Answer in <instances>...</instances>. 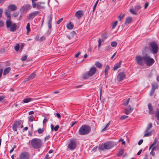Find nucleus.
I'll list each match as a JSON object with an SVG mask.
<instances>
[{
	"label": "nucleus",
	"mask_w": 159,
	"mask_h": 159,
	"mask_svg": "<svg viewBox=\"0 0 159 159\" xmlns=\"http://www.w3.org/2000/svg\"><path fill=\"white\" fill-rule=\"evenodd\" d=\"M135 59L137 63L141 66H143L145 64L147 66H150L155 62L154 59L147 53L143 55V56H136Z\"/></svg>",
	"instance_id": "f257e3e1"
},
{
	"label": "nucleus",
	"mask_w": 159,
	"mask_h": 159,
	"mask_svg": "<svg viewBox=\"0 0 159 159\" xmlns=\"http://www.w3.org/2000/svg\"><path fill=\"white\" fill-rule=\"evenodd\" d=\"M91 130V127L87 125L84 124L82 125L80 128L78 133L81 135H84L89 134Z\"/></svg>",
	"instance_id": "f03ea898"
},
{
	"label": "nucleus",
	"mask_w": 159,
	"mask_h": 159,
	"mask_svg": "<svg viewBox=\"0 0 159 159\" xmlns=\"http://www.w3.org/2000/svg\"><path fill=\"white\" fill-rule=\"evenodd\" d=\"M30 143L32 148L34 149H38L41 148L42 146V141L37 138L32 139L29 141Z\"/></svg>",
	"instance_id": "7ed1b4c3"
},
{
	"label": "nucleus",
	"mask_w": 159,
	"mask_h": 159,
	"mask_svg": "<svg viewBox=\"0 0 159 159\" xmlns=\"http://www.w3.org/2000/svg\"><path fill=\"white\" fill-rule=\"evenodd\" d=\"M97 71L96 68L94 67H91L89 71L84 74L82 77L83 80H87L90 77L93 76L96 73Z\"/></svg>",
	"instance_id": "20e7f679"
},
{
	"label": "nucleus",
	"mask_w": 159,
	"mask_h": 159,
	"mask_svg": "<svg viewBox=\"0 0 159 159\" xmlns=\"http://www.w3.org/2000/svg\"><path fill=\"white\" fill-rule=\"evenodd\" d=\"M149 49L150 52L154 54H157L158 51V47L157 43L153 41L149 43Z\"/></svg>",
	"instance_id": "39448f33"
},
{
	"label": "nucleus",
	"mask_w": 159,
	"mask_h": 159,
	"mask_svg": "<svg viewBox=\"0 0 159 159\" xmlns=\"http://www.w3.org/2000/svg\"><path fill=\"white\" fill-rule=\"evenodd\" d=\"M114 146V143L110 141L100 145L99 149L101 150L109 149L113 147Z\"/></svg>",
	"instance_id": "423d86ee"
},
{
	"label": "nucleus",
	"mask_w": 159,
	"mask_h": 159,
	"mask_svg": "<svg viewBox=\"0 0 159 159\" xmlns=\"http://www.w3.org/2000/svg\"><path fill=\"white\" fill-rule=\"evenodd\" d=\"M76 141L75 139H72L70 140V142L67 146L69 150L72 151L76 148Z\"/></svg>",
	"instance_id": "0eeeda50"
},
{
	"label": "nucleus",
	"mask_w": 159,
	"mask_h": 159,
	"mask_svg": "<svg viewBox=\"0 0 159 159\" xmlns=\"http://www.w3.org/2000/svg\"><path fill=\"white\" fill-rule=\"evenodd\" d=\"M29 154L27 152H24L20 154L19 159H29Z\"/></svg>",
	"instance_id": "6e6552de"
},
{
	"label": "nucleus",
	"mask_w": 159,
	"mask_h": 159,
	"mask_svg": "<svg viewBox=\"0 0 159 159\" xmlns=\"http://www.w3.org/2000/svg\"><path fill=\"white\" fill-rule=\"evenodd\" d=\"M40 13V11H34L29 14L28 18L29 20L33 19L35 16Z\"/></svg>",
	"instance_id": "1a4fd4ad"
},
{
	"label": "nucleus",
	"mask_w": 159,
	"mask_h": 159,
	"mask_svg": "<svg viewBox=\"0 0 159 159\" xmlns=\"http://www.w3.org/2000/svg\"><path fill=\"white\" fill-rule=\"evenodd\" d=\"M126 75L124 72H120L117 75V78L118 81L120 82L123 80L125 78Z\"/></svg>",
	"instance_id": "9d476101"
},
{
	"label": "nucleus",
	"mask_w": 159,
	"mask_h": 159,
	"mask_svg": "<svg viewBox=\"0 0 159 159\" xmlns=\"http://www.w3.org/2000/svg\"><path fill=\"white\" fill-rule=\"evenodd\" d=\"M83 11L82 10H79L76 12L75 16L78 19H80L83 15Z\"/></svg>",
	"instance_id": "9b49d317"
},
{
	"label": "nucleus",
	"mask_w": 159,
	"mask_h": 159,
	"mask_svg": "<svg viewBox=\"0 0 159 159\" xmlns=\"http://www.w3.org/2000/svg\"><path fill=\"white\" fill-rule=\"evenodd\" d=\"M20 122L18 121H16L14 123L12 129L14 131H17V128L18 126L20 125Z\"/></svg>",
	"instance_id": "f8f14e48"
},
{
	"label": "nucleus",
	"mask_w": 159,
	"mask_h": 159,
	"mask_svg": "<svg viewBox=\"0 0 159 159\" xmlns=\"http://www.w3.org/2000/svg\"><path fill=\"white\" fill-rule=\"evenodd\" d=\"M133 110V108H132L130 106L128 107L125 108V113L126 115H128L131 113Z\"/></svg>",
	"instance_id": "ddd939ff"
},
{
	"label": "nucleus",
	"mask_w": 159,
	"mask_h": 159,
	"mask_svg": "<svg viewBox=\"0 0 159 159\" xmlns=\"http://www.w3.org/2000/svg\"><path fill=\"white\" fill-rule=\"evenodd\" d=\"M148 107L149 110L148 112L149 114L151 115L153 114L154 113V111H153L152 106L150 103L148 104Z\"/></svg>",
	"instance_id": "4468645a"
},
{
	"label": "nucleus",
	"mask_w": 159,
	"mask_h": 159,
	"mask_svg": "<svg viewBox=\"0 0 159 159\" xmlns=\"http://www.w3.org/2000/svg\"><path fill=\"white\" fill-rule=\"evenodd\" d=\"M31 8V5L29 4H26L23 6L22 8L23 11H24L25 10H28L30 9Z\"/></svg>",
	"instance_id": "2eb2a0df"
},
{
	"label": "nucleus",
	"mask_w": 159,
	"mask_h": 159,
	"mask_svg": "<svg viewBox=\"0 0 159 159\" xmlns=\"http://www.w3.org/2000/svg\"><path fill=\"white\" fill-rule=\"evenodd\" d=\"M17 25L16 23L12 24L10 27V31L11 32H14L16 29Z\"/></svg>",
	"instance_id": "dca6fc26"
},
{
	"label": "nucleus",
	"mask_w": 159,
	"mask_h": 159,
	"mask_svg": "<svg viewBox=\"0 0 159 159\" xmlns=\"http://www.w3.org/2000/svg\"><path fill=\"white\" fill-rule=\"evenodd\" d=\"M17 7L15 5H11L9 6L8 7V9L10 10L11 11H14L17 9Z\"/></svg>",
	"instance_id": "f3484780"
},
{
	"label": "nucleus",
	"mask_w": 159,
	"mask_h": 159,
	"mask_svg": "<svg viewBox=\"0 0 159 159\" xmlns=\"http://www.w3.org/2000/svg\"><path fill=\"white\" fill-rule=\"evenodd\" d=\"M11 70V68L10 67H8L6 68L4 70L3 75H5L8 74Z\"/></svg>",
	"instance_id": "a211bd4d"
},
{
	"label": "nucleus",
	"mask_w": 159,
	"mask_h": 159,
	"mask_svg": "<svg viewBox=\"0 0 159 159\" xmlns=\"http://www.w3.org/2000/svg\"><path fill=\"white\" fill-rule=\"evenodd\" d=\"M132 18L131 17H129L126 19L125 21V24L126 25H128L132 21Z\"/></svg>",
	"instance_id": "6ab92c4d"
},
{
	"label": "nucleus",
	"mask_w": 159,
	"mask_h": 159,
	"mask_svg": "<svg viewBox=\"0 0 159 159\" xmlns=\"http://www.w3.org/2000/svg\"><path fill=\"white\" fill-rule=\"evenodd\" d=\"M121 61H120V62L117 63L116 64L114 65L113 67V69L114 70H116L118 68L121 67Z\"/></svg>",
	"instance_id": "aec40b11"
},
{
	"label": "nucleus",
	"mask_w": 159,
	"mask_h": 159,
	"mask_svg": "<svg viewBox=\"0 0 159 159\" xmlns=\"http://www.w3.org/2000/svg\"><path fill=\"white\" fill-rule=\"evenodd\" d=\"M43 3L41 2H38L36 3L37 8L38 9H43L44 8V7L42 6Z\"/></svg>",
	"instance_id": "412c9836"
},
{
	"label": "nucleus",
	"mask_w": 159,
	"mask_h": 159,
	"mask_svg": "<svg viewBox=\"0 0 159 159\" xmlns=\"http://www.w3.org/2000/svg\"><path fill=\"white\" fill-rule=\"evenodd\" d=\"M12 22L11 21L10 19L7 20L6 21V25L7 27V28H10L12 25Z\"/></svg>",
	"instance_id": "4be33fe9"
},
{
	"label": "nucleus",
	"mask_w": 159,
	"mask_h": 159,
	"mask_svg": "<svg viewBox=\"0 0 159 159\" xmlns=\"http://www.w3.org/2000/svg\"><path fill=\"white\" fill-rule=\"evenodd\" d=\"M5 14L6 16L9 18V19H11L10 12L8 10H6L5 11Z\"/></svg>",
	"instance_id": "5701e85b"
},
{
	"label": "nucleus",
	"mask_w": 159,
	"mask_h": 159,
	"mask_svg": "<svg viewBox=\"0 0 159 159\" xmlns=\"http://www.w3.org/2000/svg\"><path fill=\"white\" fill-rule=\"evenodd\" d=\"M59 127V126L58 125H57L55 126V127H54V125H51V129L52 131H53V130L55 131H57Z\"/></svg>",
	"instance_id": "b1692460"
},
{
	"label": "nucleus",
	"mask_w": 159,
	"mask_h": 159,
	"mask_svg": "<svg viewBox=\"0 0 159 159\" xmlns=\"http://www.w3.org/2000/svg\"><path fill=\"white\" fill-rule=\"evenodd\" d=\"M66 27L68 29L71 30L73 28L74 25L71 22H70L69 24L67 25Z\"/></svg>",
	"instance_id": "393cba45"
},
{
	"label": "nucleus",
	"mask_w": 159,
	"mask_h": 159,
	"mask_svg": "<svg viewBox=\"0 0 159 159\" xmlns=\"http://www.w3.org/2000/svg\"><path fill=\"white\" fill-rule=\"evenodd\" d=\"M152 89L155 90L156 89H157L158 87V85L157 83H153L152 84Z\"/></svg>",
	"instance_id": "a878e982"
},
{
	"label": "nucleus",
	"mask_w": 159,
	"mask_h": 159,
	"mask_svg": "<svg viewBox=\"0 0 159 159\" xmlns=\"http://www.w3.org/2000/svg\"><path fill=\"white\" fill-rule=\"evenodd\" d=\"M152 123H149L145 131V132H147L148 131V130H149L151 128H152Z\"/></svg>",
	"instance_id": "bb28decb"
},
{
	"label": "nucleus",
	"mask_w": 159,
	"mask_h": 159,
	"mask_svg": "<svg viewBox=\"0 0 159 159\" xmlns=\"http://www.w3.org/2000/svg\"><path fill=\"white\" fill-rule=\"evenodd\" d=\"M26 29L27 30V33L28 34L31 31L30 28V24L28 23H27V26L26 27Z\"/></svg>",
	"instance_id": "cd10ccee"
},
{
	"label": "nucleus",
	"mask_w": 159,
	"mask_h": 159,
	"mask_svg": "<svg viewBox=\"0 0 159 159\" xmlns=\"http://www.w3.org/2000/svg\"><path fill=\"white\" fill-rule=\"evenodd\" d=\"M32 101V99L29 98L24 99L23 100V102L24 103H27Z\"/></svg>",
	"instance_id": "c85d7f7f"
},
{
	"label": "nucleus",
	"mask_w": 159,
	"mask_h": 159,
	"mask_svg": "<svg viewBox=\"0 0 159 159\" xmlns=\"http://www.w3.org/2000/svg\"><path fill=\"white\" fill-rule=\"evenodd\" d=\"M125 151V150L124 149H121L120 151L118 153L117 155L118 157H120L122 156L124 153V152Z\"/></svg>",
	"instance_id": "c756f323"
},
{
	"label": "nucleus",
	"mask_w": 159,
	"mask_h": 159,
	"mask_svg": "<svg viewBox=\"0 0 159 159\" xmlns=\"http://www.w3.org/2000/svg\"><path fill=\"white\" fill-rule=\"evenodd\" d=\"M95 65L99 68H101L102 66V64L98 61L96 62L95 63Z\"/></svg>",
	"instance_id": "7c9ffc66"
},
{
	"label": "nucleus",
	"mask_w": 159,
	"mask_h": 159,
	"mask_svg": "<svg viewBox=\"0 0 159 159\" xmlns=\"http://www.w3.org/2000/svg\"><path fill=\"white\" fill-rule=\"evenodd\" d=\"M111 121H110L109 122H108L106 125V126H105V127L101 130V132H103L105 131L108 127H109V126L110 125V123Z\"/></svg>",
	"instance_id": "2f4dec72"
},
{
	"label": "nucleus",
	"mask_w": 159,
	"mask_h": 159,
	"mask_svg": "<svg viewBox=\"0 0 159 159\" xmlns=\"http://www.w3.org/2000/svg\"><path fill=\"white\" fill-rule=\"evenodd\" d=\"M152 134V133L151 132H145V134L144 135L143 137L149 136H151Z\"/></svg>",
	"instance_id": "473e14b6"
},
{
	"label": "nucleus",
	"mask_w": 159,
	"mask_h": 159,
	"mask_svg": "<svg viewBox=\"0 0 159 159\" xmlns=\"http://www.w3.org/2000/svg\"><path fill=\"white\" fill-rule=\"evenodd\" d=\"M118 23V21L116 20L115 21L114 23H113L112 28V29H114L117 25Z\"/></svg>",
	"instance_id": "72a5a7b5"
},
{
	"label": "nucleus",
	"mask_w": 159,
	"mask_h": 159,
	"mask_svg": "<svg viewBox=\"0 0 159 159\" xmlns=\"http://www.w3.org/2000/svg\"><path fill=\"white\" fill-rule=\"evenodd\" d=\"M149 50V47H148L147 46H145L144 47L143 49V52H148Z\"/></svg>",
	"instance_id": "f704fd0d"
},
{
	"label": "nucleus",
	"mask_w": 159,
	"mask_h": 159,
	"mask_svg": "<svg viewBox=\"0 0 159 159\" xmlns=\"http://www.w3.org/2000/svg\"><path fill=\"white\" fill-rule=\"evenodd\" d=\"M117 43L115 41L112 42L111 43V46L113 47H115L117 45Z\"/></svg>",
	"instance_id": "c9c22d12"
},
{
	"label": "nucleus",
	"mask_w": 159,
	"mask_h": 159,
	"mask_svg": "<svg viewBox=\"0 0 159 159\" xmlns=\"http://www.w3.org/2000/svg\"><path fill=\"white\" fill-rule=\"evenodd\" d=\"M130 12L134 15H137V13L135 12V10L134 8H131L130 10Z\"/></svg>",
	"instance_id": "e433bc0d"
},
{
	"label": "nucleus",
	"mask_w": 159,
	"mask_h": 159,
	"mask_svg": "<svg viewBox=\"0 0 159 159\" xmlns=\"http://www.w3.org/2000/svg\"><path fill=\"white\" fill-rule=\"evenodd\" d=\"M36 76V74L34 73H33L30 74L29 77L30 78L31 80L34 78Z\"/></svg>",
	"instance_id": "4c0bfd02"
},
{
	"label": "nucleus",
	"mask_w": 159,
	"mask_h": 159,
	"mask_svg": "<svg viewBox=\"0 0 159 159\" xmlns=\"http://www.w3.org/2000/svg\"><path fill=\"white\" fill-rule=\"evenodd\" d=\"M155 116L157 120H159V111L158 110L157 112H155Z\"/></svg>",
	"instance_id": "58836bf2"
},
{
	"label": "nucleus",
	"mask_w": 159,
	"mask_h": 159,
	"mask_svg": "<svg viewBox=\"0 0 159 159\" xmlns=\"http://www.w3.org/2000/svg\"><path fill=\"white\" fill-rule=\"evenodd\" d=\"M128 116L125 115H123L121 116L120 117V120H124L125 119L127 118H128Z\"/></svg>",
	"instance_id": "ea45409f"
},
{
	"label": "nucleus",
	"mask_w": 159,
	"mask_h": 159,
	"mask_svg": "<svg viewBox=\"0 0 159 159\" xmlns=\"http://www.w3.org/2000/svg\"><path fill=\"white\" fill-rule=\"evenodd\" d=\"M27 55H25L22 57L21 59L22 61H25L26 60V58H27Z\"/></svg>",
	"instance_id": "a19ab883"
},
{
	"label": "nucleus",
	"mask_w": 159,
	"mask_h": 159,
	"mask_svg": "<svg viewBox=\"0 0 159 159\" xmlns=\"http://www.w3.org/2000/svg\"><path fill=\"white\" fill-rule=\"evenodd\" d=\"M20 48V45L19 44H16V45L15 47L14 48L15 50L16 51H18L19 50V49Z\"/></svg>",
	"instance_id": "79ce46f5"
},
{
	"label": "nucleus",
	"mask_w": 159,
	"mask_h": 159,
	"mask_svg": "<svg viewBox=\"0 0 159 159\" xmlns=\"http://www.w3.org/2000/svg\"><path fill=\"white\" fill-rule=\"evenodd\" d=\"M141 8V7L140 5H137L134 8V10L136 11H137L139 9H140Z\"/></svg>",
	"instance_id": "37998d69"
},
{
	"label": "nucleus",
	"mask_w": 159,
	"mask_h": 159,
	"mask_svg": "<svg viewBox=\"0 0 159 159\" xmlns=\"http://www.w3.org/2000/svg\"><path fill=\"white\" fill-rule=\"evenodd\" d=\"M155 90L152 88L150 93V96H152L155 92Z\"/></svg>",
	"instance_id": "c03bdc74"
},
{
	"label": "nucleus",
	"mask_w": 159,
	"mask_h": 159,
	"mask_svg": "<svg viewBox=\"0 0 159 159\" xmlns=\"http://www.w3.org/2000/svg\"><path fill=\"white\" fill-rule=\"evenodd\" d=\"M101 36L102 38L104 39H106L107 38V34L105 33L102 34Z\"/></svg>",
	"instance_id": "a18cd8bd"
},
{
	"label": "nucleus",
	"mask_w": 159,
	"mask_h": 159,
	"mask_svg": "<svg viewBox=\"0 0 159 159\" xmlns=\"http://www.w3.org/2000/svg\"><path fill=\"white\" fill-rule=\"evenodd\" d=\"M130 98H129L126 102L124 103V105L125 106H126L127 105L129 104V101H130Z\"/></svg>",
	"instance_id": "49530a36"
},
{
	"label": "nucleus",
	"mask_w": 159,
	"mask_h": 159,
	"mask_svg": "<svg viewBox=\"0 0 159 159\" xmlns=\"http://www.w3.org/2000/svg\"><path fill=\"white\" fill-rule=\"evenodd\" d=\"M39 134H41L43 133V129H41V128H39L38 130H37Z\"/></svg>",
	"instance_id": "de8ad7c7"
},
{
	"label": "nucleus",
	"mask_w": 159,
	"mask_h": 159,
	"mask_svg": "<svg viewBox=\"0 0 159 159\" xmlns=\"http://www.w3.org/2000/svg\"><path fill=\"white\" fill-rule=\"evenodd\" d=\"M19 14V12L17 11V12H15L13 14V15L15 17H16L18 16Z\"/></svg>",
	"instance_id": "09e8293b"
},
{
	"label": "nucleus",
	"mask_w": 159,
	"mask_h": 159,
	"mask_svg": "<svg viewBox=\"0 0 159 159\" xmlns=\"http://www.w3.org/2000/svg\"><path fill=\"white\" fill-rule=\"evenodd\" d=\"M32 6L34 8H35L36 7H37L36 3L35 2H33V1H32Z\"/></svg>",
	"instance_id": "8fccbe9b"
},
{
	"label": "nucleus",
	"mask_w": 159,
	"mask_h": 159,
	"mask_svg": "<svg viewBox=\"0 0 159 159\" xmlns=\"http://www.w3.org/2000/svg\"><path fill=\"white\" fill-rule=\"evenodd\" d=\"M63 20V18H61L59 20L57 21L56 23L58 25L60 24L61 23V22Z\"/></svg>",
	"instance_id": "3c124183"
},
{
	"label": "nucleus",
	"mask_w": 159,
	"mask_h": 159,
	"mask_svg": "<svg viewBox=\"0 0 159 159\" xmlns=\"http://www.w3.org/2000/svg\"><path fill=\"white\" fill-rule=\"evenodd\" d=\"M149 3L148 2H146L145 4L144 5V9H146L148 7V6Z\"/></svg>",
	"instance_id": "603ef678"
},
{
	"label": "nucleus",
	"mask_w": 159,
	"mask_h": 159,
	"mask_svg": "<svg viewBox=\"0 0 159 159\" xmlns=\"http://www.w3.org/2000/svg\"><path fill=\"white\" fill-rule=\"evenodd\" d=\"M110 69V66L109 65H107L106 66V68L105 70V71H108Z\"/></svg>",
	"instance_id": "864d4df0"
},
{
	"label": "nucleus",
	"mask_w": 159,
	"mask_h": 159,
	"mask_svg": "<svg viewBox=\"0 0 159 159\" xmlns=\"http://www.w3.org/2000/svg\"><path fill=\"white\" fill-rule=\"evenodd\" d=\"M45 37L44 36H42L41 37L40 39H39L40 41L41 42L42 41L45 39Z\"/></svg>",
	"instance_id": "5fc2aeb1"
},
{
	"label": "nucleus",
	"mask_w": 159,
	"mask_h": 159,
	"mask_svg": "<svg viewBox=\"0 0 159 159\" xmlns=\"http://www.w3.org/2000/svg\"><path fill=\"white\" fill-rule=\"evenodd\" d=\"M157 141V138H155L154 139V141L153 142V143L152 144V145L154 146L156 145Z\"/></svg>",
	"instance_id": "6e6d98bb"
},
{
	"label": "nucleus",
	"mask_w": 159,
	"mask_h": 159,
	"mask_svg": "<svg viewBox=\"0 0 159 159\" xmlns=\"http://www.w3.org/2000/svg\"><path fill=\"white\" fill-rule=\"evenodd\" d=\"M98 49H99L100 48V46H101V39H99L98 40Z\"/></svg>",
	"instance_id": "4d7b16f0"
},
{
	"label": "nucleus",
	"mask_w": 159,
	"mask_h": 159,
	"mask_svg": "<svg viewBox=\"0 0 159 159\" xmlns=\"http://www.w3.org/2000/svg\"><path fill=\"white\" fill-rule=\"evenodd\" d=\"M34 119V117L32 116H30L29 117V121L30 122L33 121Z\"/></svg>",
	"instance_id": "13d9d810"
},
{
	"label": "nucleus",
	"mask_w": 159,
	"mask_h": 159,
	"mask_svg": "<svg viewBox=\"0 0 159 159\" xmlns=\"http://www.w3.org/2000/svg\"><path fill=\"white\" fill-rule=\"evenodd\" d=\"M5 98V96H0V102H1Z\"/></svg>",
	"instance_id": "bf43d9fd"
},
{
	"label": "nucleus",
	"mask_w": 159,
	"mask_h": 159,
	"mask_svg": "<svg viewBox=\"0 0 159 159\" xmlns=\"http://www.w3.org/2000/svg\"><path fill=\"white\" fill-rule=\"evenodd\" d=\"M3 12V10L2 8H0V18L2 17V15Z\"/></svg>",
	"instance_id": "052dcab7"
},
{
	"label": "nucleus",
	"mask_w": 159,
	"mask_h": 159,
	"mask_svg": "<svg viewBox=\"0 0 159 159\" xmlns=\"http://www.w3.org/2000/svg\"><path fill=\"white\" fill-rule=\"evenodd\" d=\"M123 17L124 15H120L118 17V18L119 19V20L120 21H121L122 19L123 18Z\"/></svg>",
	"instance_id": "680f3d73"
},
{
	"label": "nucleus",
	"mask_w": 159,
	"mask_h": 159,
	"mask_svg": "<svg viewBox=\"0 0 159 159\" xmlns=\"http://www.w3.org/2000/svg\"><path fill=\"white\" fill-rule=\"evenodd\" d=\"M143 142V139H141L139 141V142L138 143V144L139 145H140Z\"/></svg>",
	"instance_id": "e2e57ef3"
},
{
	"label": "nucleus",
	"mask_w": 159,
	"mask_h": 159,
	"mask_svg": "<svg viewBox=\"0 0 159 159\" xmlns=\"http://www.w3.org/2000/svg\"><path fill=\"white\" fill-rule=\"evenodd\" d=\"M48 20L52 21V15L49 16L48 17Z\"/></svg>",
	"instance_id": "0e129e2a"
},
{
	"label": "nucleus",
	"mask_w": 159,
	"mask_h": 159,
	"mask_svg": "<svg viewBox=\"0 0 159 159\" xmlns=\"http://www.w3.org/2000/svg\"><path fill=\"white\" fill-rule=\"evenodd\" d=\"M150 154L152 155L153 156H154L155 155V153L153 151H152L150 152Z\"/></svg>",
	"instance_id": "69168bd1"
},
{
	"label": "nucleus",
	"mask_w": 159,
	"mask_h": 159,
	"mask_svg": "<svg viewBox=\"0 0 159 159\" xmlns=\"http://www.w3.org/2000/svg\"><path fill=\"white\" fill-rule=\"evenodd\" d=\"M4 25V23L3 21L0 20V27L3 26Z\"/></svg>",
	"instance_id": "338daca9"
},
{
	"label": "nucleus",
	"mask_w": 159,
	"mask_h": 159,
	"mask_svg": "<svg viewBox=\"0 0 159 159\" xmlns=\"http://www.w3.org/2000/svg\"><path fill=\"white\" fill-rule=\"evenodd\" d=\"M77 121H75V122H73L71 124V127H72V126H74V125L76 124L77 123Z\"/></svg>",
	"instance_id": "774afa93"
}]
</instances>
